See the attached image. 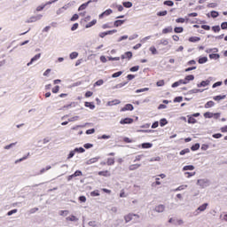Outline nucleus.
I'll return each mask as SVG.
<instances>
[{"label": "nucleus", "mask_w": 227, "mask_h": 227, "mask_svg": "<svg viewBox=\"0 0 227 227\" xmlns=\"http://www.w3.org/2000/svg\"><path fill=\"white\" fill-rule=\"evenodd\" d=\"M119 104H121V101H120V99H114L112 101H108L106 103V106H118Z\"/></svg>", "instance_id": "9"}, {"label": "nucleus", "mask_w": 227, "mask_h": 227, "mask_svg": "<svg viewBox=\"0 0 227 227\" xmlns=\"http://www.w3.org/2000/svg\"><path fill=\"white\" fill-rule=\"evenodd\" d=\"M211 81L212 77H209L208 80L202 81L200 83H198L197 88H205L206 86H208L210 84Z\"/></svg>", "instance_id": "2"}, {"label": "nucleus", "mask_w": 227, "mask_h": 227, "mask_svg": "<svg viewBox=\"0 0 227 227\" xmlns=\"http://www.w3.org/2000/svg\"><path fill=\"white\" fill-rule=\"evenodd\" d=\"M176 22H177V24H184V22H185V19L178 18L176 20Z\"/></svg>", "instance_id": "50"}, {"label": "nucleus", "mask_w": 227, "mask_h": 227, "mask_svg": "<svg viewBox=\"0 0 227 227\" xmlns=\"http://www.w3.org/2000/svg\"><path fill=\"white\" fill-rule=\"evenodd\" d=\"M95 24H97V20H93L92 21L89 22L85 27L88 29L90 27H93V26H95Z\"/></svg>", "instance_id": "24"}, {"label": "nucleus", "mask_w": 227, "mask_h": 227, "mask_svg": "<svg viewBox=\"0 0 227 227\" xmlns=\"http://www.w3.org/2000/svg\"><path fill=\"white\" fill-rule=\"evenodd\" d=\"M132 219H135L134 223H137V221H139V215L135 214H129L124 216L125 223H130Z\"/></svg>", "instance_id": "1"}, {"label": "nucleus", "mask_w": 227, "mask_h": 227, "mask_svg": "<svg viewBox=\"0 0 227 227\" xmlns=\"http://www.w3.org/2000/svg\"><path fill=\"white\" fill-rule=\"evenodd\" d=\"M121 74H123V72H121V71L116 72L112 74V77H114V78L120 77V75H121Z\"/></svg>", "instance_id": "48"}, {"label": "nucleus", "mask_w": 227, "mask_h": 227, "mask_svg": "<svg viewBox=\"0 0 227 227\" xmlns=\"http://www.w3.org/2000/svg\"><path fill=\"white\" fill-rule=\"evenodd\" d=\"M163 35H168V33H173V27H168L162 29Z\"/></svg>", "instance_id": "16"}, {"label": "nucleus", "mask_w": 227, "mask_h": 227, "mask_svg": "<svg viewBox=\"0 0 227 227\" xmlns=\"http://www.w3.org/2000/svg\"><path fill=\"white\" fill-rule=\"evenodd\" d=\"M207 207H208V203H204L200 206L197 210H199L200 212H205V210H207Z\"/></svg>", "instance_id": "17"}, {"label": "nucleus", "mask_w": 227, "mask_h": 227, "mask_svg": "<svg viewBox=\"0 0 227 227\" xmlns=\"http://www.w3.org/2000/svg\"><path fill=\"white\" fill-rule=\"evenodd\" d=\"M160 45H168V43H169V42L168 41V39H161L160 41Z\"/></svg>", "instance_id": "47"}, {"label": "nucleus", "mask_w": 227, "mask_h": 227, "mask_svg": "<svg viewBox=\"0 0 227 227\" xmlns=\"http://www.w3.org/2000/svg\"><path fill=\"white\" fill-rule=\"evenodd\" d=\"M219 58H220V56L217 53L209 54V59H219Z\"/></svg>", "instance_id": "28"}, {"label": "nucleus", "mask_w": 227, "mask_h": 227, "mask_svg": "<svg viewBox=\"0 0 227 227\" xmlns=\"http://www.w3.org/2000/svg\"><path fill=\"white\" fill-rule=\"evenodd\" d=\"M125 24V20H117L114 22V27H120V26H123Z\"/></svg>", "instance_id": "12"}, {"label": "nucleus", "mask_w": 227, "mask_h": 227, "mask_svg": "<svg viewBox=\"0 0 227 227\" xmlns=\"http://www.w3.org/2000/svg\"><path fill=\"white\" fill-rule=\"evenodd\" d=\"M183 171H194L193 165H186L183 168Z\"/></svg>", "instance_id": "19"}, {"label": "nucleus", "mask_w": 227, "mask_h": 227, "mask_svg": "<svg viewBox=\"0 0 227 227\" xmlns=\"http://www.w3.org/2000/svg\"><path fill=\"white\" fill-rule=\"evenodd\" d=\"M78 56H79L78 52L73 51L72 53H70L69 58H70V59H77Z\"/></svg>", "instance_id": "27"}, {"label": "nucleus", "mask_w": 227, "mask_h": 227, "mask_svg": "<svg viewBox=\"0 0 227 227\" xmlns=\"http://www.w3.org/2000/svg\"><path fill=\"white\" fill-rule=\"evenodd\" d=\"M212 31H214V33H219V31H221V27L214 26L212 27Z\"/></svg>", "instance_id": "39"}, {"label": "nucleus", "mask_w": 227, "mask_h": 227, "mask_svg": "<svg viewBox=\"0 0 227 227\" xmlns=\"http://www.w3.org/2000/svg\"><path fill=\"white\" fill-rule=\"evenodd\" d=\"M194 175H196V172H185L184 176H186V178H191V176H194Z\"/></svg>", "instance_id": "37"}, {"label": "nucleus", "mask_w": 227, "mask_h": 227, "mask_svg": "<svg viewBox=\"0 0 227 227\" xmlns=\"http://www.w3.org/2000/svg\"><path fill=\"white\" fill-rule=\"evenodd\" d=\"M149 51L152 52V54H157V49L155 46L150 47Z\"/></svg>", "instance_id": "51"}, {"label": "nucleus", "mask_w": 227, "mask_h": 227, "mask_svg": "<svg viewBox=\"0 0 227 227\" xmlns=\"http://www.w3.org/2000/svg\"><path fill=\"white\" fill-rule=\"evenodd\" d=\"M160 127H164V125H168V120H166V119H161V120L160 121Z\"/></svg>", "instance_id": "44"}, {"label": "nucleus", "mask_w": 227, "mask_h": 227, "mask_svg": "<svg viewBox=\"0 0 227 227\" xmlns=\"http://www.w3.org/2000/svg\"><path fill=\"white\" fill-rule=\"evenodd\" d=\"M108 61H120V57H108Z\"/></svg>", "instance_id": "46"}, {"label": "nucleus", "mask_w": 227, "mask_h": 227, "mask_svg": "<svg viewBox=\"0 0 227 227\" xmlns=\"http://www.w3.org/2000/svg\"><path fill=\"white\" fill-rule=\"evenodd\" d=\"M78 27H79V23H74L71 27V31H75V29H77Z\"/></svg>", "instance_id": "57"}, {"label": "nucleus", "mask_w": 227, "mask_h": 227, "mask_svg": "<svg viewBox=\"0 0 227 227\" xmlns=\"http://www.w3.org/2000/svg\"><path fill=\"white\" fill-rule=\"evenodd\" d=\"M90 3H91V0H90L87 3L82 4V5H80L79 8H78V12H82V10H86V8H88V4H90Z\"/></svg>", "instance_id": "13"}, {"label": "nucleus", "mask_w": 227, "mask_h": 227, "mask_svg": "<svg viewBox=\"0 0 227 227\" xmlns=\"http://www.w3.org/2000/svg\"><path fill=\"white\" fill-rule=\"evenodd\" d=\"M192 152H196V150H200V144H195L191 147Z\"/></svg>", "instance_id": "35"}, {"label": "nucleus", "mask_w": 227, "mask_h": 227, "mask_svg": "<svg viewBox=\"0 0 227 227\" xmlns=\"http://www.w3.org/2000/svg\"><path fill=\"white\" fill-rule=\"evenodd\" d=\"M213 137H214L215 139H220V137H223V134H221V133L214 134V135H213Z\"/></svg>", "instance_id": "54"}, {"label": "nucleus", "mask_w": 227, "mask_h": 227, "mask_svg": "<svg viewBox=\"0 0 227 227\" xmlns=\"http://www.w3.org/2000/svg\"><path fill=\"white\" fill-rule=\"evenodd\" d=\"M95 162H98V158H91L88 160V164H95Z\"/></svg>", "instance_id": "38"}, {"label": "nucleus", "mask_w": 227, "mask_h": 227, "mask_svg": "<svg viewBox=\"0 0 227 227\" xmlns=\"http://www.w3.org/2000/svg\"><path fill=\"white\" fill-rule=\"evenodd\" d=\"M221 132L224 133V132H227V125L226 126H223L220 129Z\"/></svg>", "instance_id": "64"}, {"label": "nucleus", "mask_w": 227, "mask_h": 227, "mask_svg": "<svg viewBox=\"0 0 227 227\" xmlns=\"http://www.w3.org/2000/svg\"><path fill=\"white\" fill-rule=\"evenodd\" d=\"M214 106H215V103H214V101H207L204 105V107H205V109H209V107H214Z\"/></svg>", "instance_id": "18"}, {"label": "nucleus", "mask_w": 227, "mask_h": 227, "mask_svg": "<svg viewBox=\"0 0 227 227\" xmlns=\"http://www.w3.org/2000/svg\"><path fill=\"white\" fill-rule=\"evenodd\" d=\"M42 54H36L34 58L31 59L30 62H28L27 65V67H30V65H33V63H35V61H38V59H40Z\"/></svg>", "instance_id": "10"}, {"label": "nucleus", "mask_w": 227, "mask_h": 227, "mask_svg": "<svg viewBox=\"0 0 227 227\" xmlns=\"http://www.w3.org/2000/svg\"><path fill=\"white\" fill-rule=\"evenodd\" d=\"M74 155H75V151H71L67 156V159H72V157H74Z\"/></svg>", "instance_id": "61"}, {"label": "nucleus", "mask_w": 227, "mask_h": 227, "mask_svg": "<svg viewBox=\"0 0 227 227\" xmlns=\"http://www.w3.org/2000/svg\"><path fill=\"white\" fill-rule=\"evenodd\" d=\"M107 166H114V158H108L106 160Z\"/></svg>", "instance_id": "26"}, {"label": "nucleus", "mask_w": 227, "mask_h": 227, "mask_svg": "<svg viewBox=\"0 0 227 227\" xmlns=\"http://www.w3.org/2000/svg\"><path fill=\"white\" fill-rule=\"evenodd\" d=\"M207 61H208V58L200 57L198 60V63H200V65H203L204 63H207Z\"/></svg>", "instance_id": "22"}, {"label": "nucleus", "mask_w": 227, "mask_h": 227, "mask_svg": "<svg viewBox=\"0 0 227 227\" xmlns=\"http://www.w3.org/2000/svg\"><path fill=\"white\" fill-rule=\"evenodd\" d=\"M184 81L186 82V84H189L190 81H194V75L189 74V75L185 76Z\"/></svg>", "instance_id": "21"}, {"label": "nucleus", "mask_w": 227, "mask_h": 227, "mask_svg": "<svg viewBox=\"0 0 227 227\" xmlns=\"http://www.w3.org/2000/svg\"><path fill=\"white\" fill-rule=\"evenodd\" d=\"M160 178L156 177V181L154 183L152 184V187H157V185H160Z\"/></svg>", "instance_id": "29"}, {"label": "nucleus", "mask_w": 227, "mask_h": 227, "mask_svg": "<svg viewBox=\"0 0 227 227\" xmlns=\"http://www.w3.org/2000/svg\"><path fill=\"white\" fill-rule=\"evenodd\" d=\"M221 27L222 29H227V22H223Z\"/></svg>", "instance_id": "63"}, {"label": "nucleus", "mask_w": 227, "mask_h": 227, "mask_svg": "<svg viewBox=\"0 0 227 227\" xmlns=\"http://www.w3.org/2000/svg\"><path fill=\"white\" fill-rule=\"evenodd\" d=\"M121 125H129L130 123H134V119L132 118H125L120 121Z\"/></svg>", "instance_id": "3"}, {"label": "nucleus", "mask_w": 227, "mask_h": 227, "mask_svg": "<svg viewBox=\"0 0 227 227\" xmlns=\"http://www.w3.org/2000/svg\"><path fill=\"white\" fill-rule=\"evenodd\" d=\"M166 15H168V11H162V12H157L158 17H166Z\"/></svg>", "instance_id": "32"}, {"label": "nucleus", "mask_w": 227, "mask_h": 227, "mask_svg": "<svg viewBox=\"0 0 227 227\" xmlns=\"http://www.w3.org/2000/svg\"><path fill=\"white\" fill-rule=\"evenodd\" d=\"M122 4L125 8H132V3L131 2H124Z\"/></svg>", "instance_id": "42"}, {"label": "nucleus", "mask_w": 227, "mask_h": 227, "mask_svg": "<svg viewBox=\"0 0 227 227\" xmlns=\"http://www.w3.org/2000/svg\"><path fill=\"white\" fill-rule=\"evenodd\" d=\"M59 86H55L53 89H52V93H59Z\"/></svg>", "instance_id": "59"}, {"label": "nucleus", "mask_w": 227, "mask_h": 227, "mask_svg": "<svg viewBox=\"0 0 227 227\" xmlns=\"http://www.w3.org/2000/svg\"><path fill=\"white\" fill-rule=\"evenodd\" d=\"M125 111H134V106L132 104H127L121 109V113H124Z\"/></svg>", "instance_id": "6"}, {"label": "nucleus", "mask_w": 227, "mask_h": 227, "mask_svg": "<svg viewBox=\"0 0 227 227\" xmlns=\"http://www.w3.org/2000/svg\"><path fill=\"white\" fill-rule=\"evenodd\" d=\"M114 33H118V30L113 29V30H108L106 32H102L99 34L100 38H105V36H107V35H114Z\"/></svg>", "instance_id": "4"}, {"label": "nucleus", "mask_w": 227, "mask_h": 227, "mask_svg": "<svg viewBox=\"0 0 227 227\" xmlns=\"http://www.w3.org/2000/svg\"><path fill=\"white\" fill-rule=\"evenodd\" d=\"M121 59H132V51H127L121 56Z\"/></svg>", "instance_id": "5"}, {"label": "nucleus", "mask_w": 227, "mask_h": 227, "mask_svg": "<svg viewBox=\"0 0 227 227\" xmlns=\"http://www.w3.org/2000/svg\"><path fill=\"white\" fill-rule=\"evenodd\" d=\"M191 150L189 148L184 149L179 153V155H185V153H190Z\"/></svg>", "instance_id": "36"}, {"label": "nucleus", "mask_w": 227, "mask_h": 227, "mask_svg": "<svg viewBox=\"0 0 227 227\" xmlns=\"http://www.w3.org/2000/svg\"><path fill=\"white\" fill-rule=\"evenodd\" d=\"M75 176H82V172L81 170H76L74 174L67 177V180L70 181L73 178H75Z\"/></svg>", "instance_id": "7"}, {"label": "nucleus", "mask_w": 227, "mask_h": 227, "mask_svg": "<svg viewBox=\"0 0 227 227\" xmlns=\"http://www.w3.org/2000/svg\"><path fill=\"white\" fill-rule=\"evenodd\" d=\"M213 98L214 100L219 101V100H223V98H226V96H215Z\"/></svg>", "instance_id": "45"}, {"label": "nucleus", "mask_w": 227, "mask_h": 227, "mask_svg": "<svg viewBox=\"0 0 227 227\" xmlns=\"http://www.w3.org/2000/svg\"><path fill=\"white\" fill-rule=\"evenodd\" d=\"M83 147L86 148V150H89V148H93V145L92 144H84Z\"/></svg>", "instance_id": "62"}, {"label": "nucleus", "mask_w": 227, "mask_h": 227, "mask_svg": "<svg viewBox=\"0 0 227 227\" xmlns=\"http://www.w3.org/2000/svg\"><path fill=\"white\" fill-rule=\"evenodd\" d=\"M51 166L49 165V166H47L45 168H42L41 170H40V174L41 175H43V173H45V171H49V169H51Z\"/></svg>", "instance_id": "49"}, {"label": "nucleus", "mask_w": 227, "mask_h": 227, "mask_svg": "<svg viewBox=\"0 0 227 227\" xmlns=\"http://www.w3.org/2000/svg\"><path fill=\"white\" fill-rule=\"evenodd\" d=\"M184 189H187V184L180 185L179 187L176 188L174 191L176 192L178 191H184Z\"/></svg>", "instance_id": "31"}, {"label": "nucleus", "mask_w": 227, "mask_h": 227, "mask_svg": "<svg viewBox=\"0 0 227 227\" xmlns=\"http://www.w3.org/2000/svg\"><path fill=\"white\" fill-rule=\"evenodd\" d=\"M188 40H189V42L195 43V42H200L201 39L198 36H192Z\"/></svg>", "instance_id": "23"}, {"label": "nucleus", "mask_w": 227, "mask_h": 227, "mask_svg": "<svg viewBox=\"0 0 227 227\" xmlns=\"http://www.w3.org/2000/svg\"><path fill=\"white\" fill-rule=\"evenodd\" d=\"M204 118H214V114L211 112H206L204 114Z\"/></svg>", "instance_id": "33"}, {"label": "nucleus", "mask_w": 227, "mask_h": 227, "mask_svg": "<svg viewBox=\"0 0 227 227\" xmlns=\"http://www.w3.org/2000/svg\"><path fill=\"white\" fill-rule=\"evenodd\" d=\"M18 210L17 209H12L7 213V215H13V214H17Z\"/></svg>", "instance_id": "58"}, {"label": "nucleus", "mask_w": 227, "mask_h": 227, "mask_svg": "<svg viewBox=\"0 0 227 227\" xmlns=\"http://www.w3.org/2000/svg\"><path fill=\"white\" fill-rule=\"evenodd\" d=\"M79 20V15L78 14H74L71 19V22H74V20Z\"/></svg>", "instance_id": "53"}, {"label": "nucleus", "mask_w": 227, "mask_h": 227, "mask_svg": "<svg viewBox=\"0 0 227 227\" xmlns=\"http://www.w3.org/2000/svg\"><path fill=\"white\" fill-rule=\"evenodd\" d=\"M98 175L99 176H111V173L109 172V170L99 171Z\"/></svg>", "instance_id": "14"}, {"label": "nucleus", "mask_w": 227, "mask_h": 227, "mask_svg": "<svg viewBox=\"0 0 227 227\" xmlns=\"http://www.w3.org/2000/svg\"><path fill=\"white\" fill-rule=\"evenodd\" d=\"M155 212H158L159 214H160L161 212H164V210H166V207L162 204L158 205L155 207Z\"/></svg>", "instance_id": "11"}, {"label": "nucleus", "mask_w": 227, "mask_h": 227, "mask_svg": "<svg viewBox=\"0 0 227 227\" xmlns=\"http://www.w3.org/2000/svg\"><path fill=\"white\" fill-rule=\"evenodd\" d=\"M175 33H184V27H176L174 28Z\"/></svg>", "instance_id": "34"}, {"label": "nucleus", "mask_w": 227, "mask_h": 227, "mask_svg": "<svg viewBox=\"0 0 227 227\" xmlns=\"http://www.w3.org/2000/svg\"><path fill=\"white\" fill-rule=\"evenodd\" d=\"M182 100H184L183 97H176L174 98V102H182Z\"/></svg>", "instance_id": "60"}, {"label": "nucleus", "mask_w": 227, "mask_h": 227, "mask_svg": "<svg viewBox=\"0 0 227 227\" xmlns=\"http://www.w3.org/2000/svg\"><path fill=\"white\" fill-rule=\"evenodd\" d=\"M131 72H137V70H139V66H135L130 67L129 69Z\"/></svg>", "instance_id": "56"}, {"label": "nucleus", "mask_w": 227, "mask_h": 227, "mask_svg": "<svg viewBox=\"0 0 227 227\" xmlns=\"http://www.w3.org/2000/svg\"><path fill=\"white\" fill-rule=\"evenodd\" d=\"M85 107H89V109H95V106L92 102H85L84 103Z\"/></svg>", "instance_id": "25"}, {"label": "nucleus", "mask_w": 227, "mask_h": 227, "mask_svg": "<svg viewBox=\"0 0 227 227\" xmlns=\"http://www.w3.org/2000/svg\"><path fill=\"white\" fill-rule=\"evenodd\" d=\"M111 13H113V11L111 9H108V10L105 11L104 12H102L101 14H99V19H104V17H109V15H111Z\"/></svg>", "instance_id": "8"}, {"label": "nucleus", "mask_w": 227, "mask_h": 227, "mask_svg": "<svg viewBox=\"0 0 227 227\" xmlns=\"http://www.w3.org/2000/svg\"><path fill=\"white\" fill-rule=\"evenodd\" d=\"M211 17L213 19H217V17H219V12H215V11H212L211 12Z\"/></svg>", "instance_id": "40"}, {"label": "nucleus", "mask_w": 227, "mask_h": 227, "mask_svg": "<svg viewBox=\"0 0 227 227\" xmlns=\"http://www.w3.org/2000/svg\"><path fill=\"white\" fill-rule=\"evenodd\" d=\"M141 168V164H133L129 167V171H136V169Z\"/></svg>", "instance_id": "15"}, {"label": "nucleus", "mask_w": 227, "mask_h": 227, "mask_svg": "<svg viewBox=\"0 0 227 227\" xmlns=\"http://www.w3.org/2000/svg\"><path fill=\"white\" fill-rule=\"evenodd\" d=\"M163 4H165V6H174L175 3L171 0H167L163 3Z\"/></svg>", "instance_id": "30"}, {"label": "nucleus", "mask_w": 227, "mask_h": 227, "mask_svg": "<svg viewBox=\"0 0 227 227\" xmlns=\"http://www.w3.org/2000/svg\"><path fill=\"white\" fill-rule=\"evenodd\" d=\"M165 82L164 80H160L159 82H156V86L160 87V86H164Z\"/></svg>", "instance_id": "52"}, {"label": "nucleus", "mask_w": 227, "mask_h": 227, "mask_svg": "<svg viewBox=\"0 0 227 227\" xmlns=\"http://www.w3.org/2000/svg\"><path fill=\"white\" fill-rule=\"evenodd\" d=\"M67 221H72V222L77 221V217H75V215H72L67 217Z\"/></svg>", "instance_id": "43"}, {"label": "nucleus", "mask_w": 227, "mask_h": 227, "mask_svg": "<svg viewBox=\"0 0 227 227\" xmlns=\"http://www.w3.org/2000/svg\"><path fill=\"white\" fill-rule=\"evenodd\" d=\"M104 84V80H98L95 82V86H102Z\"/></svg>", "instance_id": "55"}, {"label": "nucleus", "mask_w": 227, "mask_h": 227, "mask_svg": "<svg viewBox=\"0 0 227 227\" xmlns=\"http://www.w3.org/2000/svg\"><path fill=\"white\" fill-rule=\"evenodd\" d=\"M188 118V123L194 124L197 122L196 119L192 117V115H187Z\"/></svg>", "instance_id": "20"}, {"label": "nucleus", "mask_w": 227, "mask_h": 227, "mask_svg": "<svg viewBox=\"0 0 227 227\" xmlns=\"http://www.w3.org/2000/svg\"><path fill=\"white\" fill-rule=\"evenodd\" d=\"M84 153V152H86V150H84V148L80 147V148H75L74 149V153Z\"/></svg>", "instance_id": "41"}]
</instances>
